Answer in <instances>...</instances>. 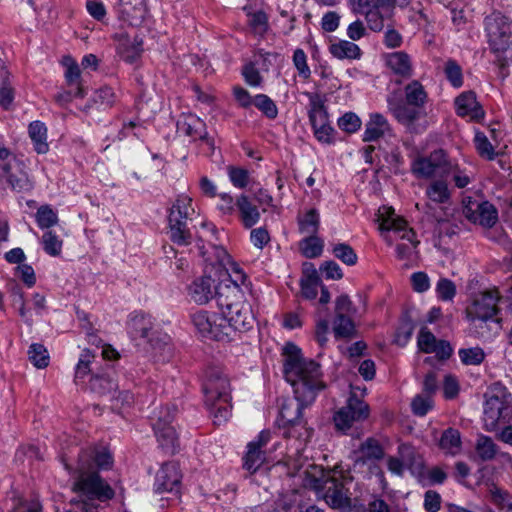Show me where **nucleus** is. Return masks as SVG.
Masks as SVG:
<instances>
[{"label": "nucleus", "instance_id": "36", "mask_svg": "<svg viewBox=\"0 0 512 512\" xmlns=\"http://www.w3.org/2000/svg\"><path fill=\"white\" fill-rule=\"evenodd\" d=\"M310 105L309 120L312 128H331L324 105L317 101H311Z\"/></svg>", "mask_w": 512, "mask_h": 512}, {"label": "nucleus", "instance_id": "3", "mask_svg": "<svg viewBox=\"0 0 512 512\" xmlns=\"http://www.w3.org/2000/svg\"><path fill=\"white\" fill-rule=\"evenodd\" d=\"M218 308L222 317H225L226 325L232 329L231 340L238 333H244L253 328L254 315L249 302L246 301L240 284L229 282L221 285L218 292Z\"/></svg>", "mask_w": 512, "mask_h": 512}, {"label": "nucleus", "instance_id": "63", "mask_svg": "<svg viewBox=\"0 0 512 512\" xmlns=\"http://www.w3.org/2000/svg\"><path fill=\"white\" fill-rule=\"evenodd\" d=\"M411 284L414 291L424 293L430 289V278L425 272H415L411 275Z\"/></svg>", "mask_w": 512, "mask_h": 512}, {"label": "nucleus", "instance_id": "42", "mask_svg": "<svg viewBox=\"0 0 512 512\" xmlns=\"http://www.w3.org/2000/svg\"><path fill=\"white\" fill-rule=\"evenodd\" d=\"M41 243L44 251L52 257H57L62 252L63 241L53 231H46L42 235Z\"/></svg>", "mask_w": 512, "mask_h": 512}, {"label": "nucleus", "instance_id": "9", "mask_svg": "<svg viewBox=\"0 0 512 512\" xmlns=\"http://www.w3.org/2000/svg\"><path fill=\"white\" fill-rule=\"evenodd\" d=\"M191 322L202 338L231 341L232 329L226 325L225 317H222V314L199 310L191 315Z\"/></svg>", "mask_w": 512, "mask_h": 512}, {"label": "nucleus", "instance_id": "50", "mask_svg": "<svg viewBox=\"0 0 512 512\" xmlns=\"http://www.w3.org/2000/svg\"><path fill=\"white\" fill-rule=\"evenodd\" d=\"M474 141L476 150L482 158L493 160L496 157L495 147L483 132L477 131Z\"/></svg>", "mask_w": 512, "mask_h": 512}, {"label": "nucleus", "instance_id": "2", "mask_svg": "<svg viewBox=\"0 0 512 512\" xmlns=\"http://www.w3.org/2000/svg\"><path fill=\"white\" fill-rule=\"evenodd\" d=\"M62 461L67 470L78 472L74 489L80 493V499L73 501V512H98L95 500L104 502L114 497V490L95 471L96 468L108 469L113 464L112 455L106 447L83 450L79 454L76 467L65 458Z\"/></svg>", "mask_w": 512, "mask_h": 512}, {"label": "nucleus", "instance_id": "35", "mask_svg": "<svg viewBox=\"0 0 512 512\" xmlns=\"http://www.w3.org/2000/svg\"><path fill=\"white\" fill-rule=\"evenodd\" d=\"M352 317L353 316H335L333 320V332L336 338H351L355 336L356 329Z\"/></svg>", "mask_w": 512, "mask_h": 512}, {"label": "nucleus", "instance_id": "28", "mask_svg": "<svg viewBox=\"0 0 512 512\" xmlns=\"http://www.w3.org/2000/svg\"><path fill=\"white\" fill-rule=\"evenodd\" d=\"M439 446L446 454L452 456L459 454L462 448L460 432L454 428L446 429L442 433Z\"/></svg>", "mask_w": 512, "mask_h": 512}, {"label": "nucleus", "instance_id": "54", "mask_svg": "<svg viewBox=\"0 0 512 512\" xmlns=\"http://www.w3.org/2000/svg\"><path fill=\"white\" fill-rule=\"evenodd\" d=\"M412 412L417 416H425L433 408L432 396L426 394L416 395L411 402Z\"/></svg>", "mask_w": 512, "mask_h": 512}, {"label": "nucleus", "instance_id": "17", "mask_svg": "<svg viewBox=\"0 0 512 512\" xmlns=\"http://www.w3.org/2000/svg\"><path fill=\"white\" fill-rule=\"evenodd\" d=\"M325 502L334 509L347 512L350 509V499L344 493L343 482L335 472H329L323 481Z\"/></svg>", "mask_w": 512, "mask_h": 512}, {"label": "nucleus", "instance_id": "14", "mask_svg": "<svg viewBox=\"0 0 512 512\" xmlns=\"http://www.w3.org/2000/svg\"><path fill=\"white\" fill-rule=\"evenodd\" d=\"M369 406L360 400L355 391L351 392L346 406L334 414V423L337 429L346 431L351 428L354 422L363 421L369 416Z\"/></svg>", "mask_w": 512, "mask_h": 512}, {"label": "nucleus", "instance_id": "40", "mask_svg": "<svg viewBox=\"0 0 512 512\" xmlns=\"http://www.w3.org/2000/svg\"><path fill=\"white\" fill-rule=\"evenodd\" d=\"M489 495L492 503L500 510L512 511V496L506 490L493 484L489 487Z\"/></svg>", "mask_w": 512, "mask_h": 512}, {"label": "nucleus", "instance_id": "61", "mask_svg": "<svg viewBox=\"0 0 512 512\" xmlns=\"http://www.w3.org/2000/svg\"><path fill=\"white\" fill-rule=\"evenodd\" d=\"M442 498L434 490H428L424 494L423 507L426 512H438L441 509Z\"/></svg>", "mask_w": 512, "mask_h": 512}, {"label": "nucleus", "instance_id": "60", "mask_svg": "<svg viewBox=\"0 0 512 512\" xmlns=\"http://www.w3.org/2000/svg\"><path fill=\"white\" fill-rule=\"evenodd\" d=\"M117 96L109 86H103L95 91L94 101L101 105L110 107L116 102Z\"/></svg>", "mask_w": 512, "mask_h": 512}, {"label": "nucleus", "instance_id": "27", "mask_svg": "<svg viewBox=\"0 0 512 512\" xmlns=\"http://www.w3.org/2000/svg\"><path fill=\"white\" fill-rule=\"evenodd\" d=\"M142 43L141 39L134 38L132 41L128 37L123 38L117 48L119 56L129 64L135 63L141 55Z\"/></svg>", "mask_w": 512, "mask_h": 512}, {"label": "nucleus", "instance_id": "25", "mask_svg": "<svg viewBox=\"0 0 512 512\" xmlns=\"http://www.w3.org/2000/svg\"><path fill=\"white\" fill-rule=\"evenodd\" d=\"M190 218L176 217V222L172 221V216H168V226L170 239L177 245L187 246L191 243L192 234L187 226V221Z\"/></svg>", "mask_w": 512, "mask_h": 512}, {"label": "nucleus", "instance_id": "58", "mask_svg": "<svg viewBox=\"0 0 512 512\" xmlns=\"http://www.w3.org/2000/svg\"><path fill=\"white\" fill-rule=\"evenodd\" d=\"M46 132L47 130H29L34 150L38 154H46L49 151Z\"/></svg>", "mask_w": 512, "mask_h": 512}, {"label": "nucleus", "instance_id": "12", "mask_svg": "<svg viewBox=\"0 0 512 512\" xmlns=\"http://www.w3.org/2000/svg\"><path fill=\"white\" fill-rule=\"evenodd\" d=\"M489 45L494 53L505 52L512 42V22L501 13L485 19Z\"/></svg>", "mask_w": 512, "mask_h": 512}, {"label": "nucleus", "instance_id": "45", "mask_svg": "<svg viewBox=\"0 0 512 512\" xmlns=\"http://www.w3.org/2000/svg\"><path fill=\"white\" fill-rule=\"evenodd\" d=\"M446 79L454 88H460L463 85V73L461 66L454 59H448L444 66Z\"/></svg>", "mask_w": 512, "mask_h": 512}, {"label": "nucleus", "instance_id": "55", "mask_svg": "<svg viewBox=\"0 0 512 512\" xmlns=\"http://www.w3.org/2000/svg\"><path fill=\"white\" fill-rule=\"evenodd\" d=\"M356 312V307L347 295L343 294L336 298L335 316H354Z\"/></svg>", "mask_w": 512, "mask_h": 512}, {"label": "nucleus", "instance_id": "44", "mask_svg": "<svg viewBox=\"0 0 512 512\" xmlns=\"http://www.w3.org/2000/svg\"><path fill=\"white\" fill-rule=\"evenodd\" d=\"M90 387L99 394H109L116 390L117 384L108 374L94 375L90 380Z\"/></svg>", "mask_w": 512, "mask_h": 512}, {"label": "nucleus", "instance_id": "51", "mask_svg": "<svg viewBox=\"0 0 512 512\" xmlns=\"http://www.w3.org/2000/svg\"><path fill=\"white\" fill-rule=\"evenodd\" d=\"M35 218L41 229H48L58 222L57 213L48 205L38 208Z\"/></svg>", "mask_w": 512, "mask_h": 512}, {"label": "nucleus", "instance_id": "4", "mask_svg": "<svg viewBox=\"0 0 512 512\" xmlns=\"http://www.w3.org/2000/svg\"><path fill=\"white\" fill-rule=\"evenodd\" d=\"M503 298L498 291L476 295L466 308L472 333L481 339H491L502 329L497 303Z\"/></svg>", "mask_w": 512, "mask_h": 512}, {"label": "nucleus", "instance_id": "22", "mask_svg": "<svg viewBox=\"0 0 512 512\" xmlns=\"http://www.w3.org/2000/svg\"><path fill=\"white\" fill-rule=\"evenodd\" d=\"M455 110L458 116L477 123L484 117V111L472 91L463 92L455 99Z\"/></svg>", "mask_w": 512, "mask_h": 512}, {"label": "nucleus", "instance_id": "6", "mask_svg": "<svg viewBox=\"0 0 512 512\" xmlns=\"http://www.w3.org/2000/svg\"><path fill=\"white\" fill-rule=\"evenodd\" d=\"M512 420V394L500 382L491 384L485 393L483 428L495 432Z\"/></svg>", "mask_w": 512, "mask_h": 512}, {"label": "nucleus", "instance_id": "29", "mask_svg": "<svg viewBox=\"0 0 512 512\" xmlns=\"http://www.w3.org/2000/svg\"><path fill=\"white\" fill-rule=\"evenodd\" d=\"M330 53L338 59H359L361 57L360 47L350 41L341 40L330 45Z\"/></svg>", "mask_w": 512, "mask_h": 512}, {"label": "nucleus", "instance_id": "52", "mask_svg": "<svg viewBox=\"0 0 512 512\" xmlns=\"http://www.w3.org/2000/svg\"><path fill=\"white\" fill-rule=\"evenodd\" d=\"M266 117L274 119L277 117L278 109L275 102L265 94H258L254 97V104Z\"/></svg>", "mask_w": 512, "mask_h": 512}, {"label": "nucleus", "instance_id": "43", "mask_svg": "<svg viewBox=\"0 0 512 512\" xmlns=\"http://www.w3.org/2000/svg\"><path fill=\"white\" fill-rule=\"evenodd\" d=\"M456 291L455 283L448 278L441 277L435 285L436 297L443 302L453 301Z\"/></svg>", "mask_w": 512, "mask_h": 512}, {"label": "nucleus", "instance_id": "11", "mask_svg": "<svg viewBox=\"0 0 512 512\" xmlns=\"http://www.w3.org/2000/svg\"><path fill=\"white\" fill-rule=\"evenodd\" d=\"M388 470L399 477L408 471L413 477L424 476V461L414 447L402 443L398 446L397 455L387 459Z\"/></svg>", "mask_w": 512, "mask_h": 512}, {"label": "nucleus", "instance_id": "37", "mask_svg": "<svg viewBox=\"0 0 512 512\" xmlns=\"http://www.w3.org/2000/svg\"><path fill=\"white\" fill-rule=\"evenodd\" d=\"M475 450L482 460L487 461L496 456L498 447L491 437L479 435L476 440Z\"/></svg>", "mask_w": 512, "mask_h": 512}, {"label": "nucleus", "instance_id": "26", "mask_svg": "<svg viewBox=\"0 0 512 512\" xmlns=\"http://www.w3.org/2000/svg\"><path fill=\"white\" fill-rule=\"evenodd\" d=\"M240 219L246 228L254 226L260 219L258 208L244 194L236 200Z\"/></svg>", "mask_w": 512, "mask_h": 512}, {"label": "nucleus", "instance_id": "41", "mask_svg": "<svg viewBox=\"0 0 512 512\" xmlns=\"http://www.w3.org/2000/svg\"><path fill=\"white\" fill-rule=\"evenodd\" d=\"M300 242L302 254L307 258H315L321 255L323 251V241L315 235H305Z\"/></svg>", "mask_w": 512, "mask_h": 512}, {"label": "nucleus", "instance_id": "13", "mask_svg": "<svg viewBox=\"0 0 512 512\" xmlns=\"http://www.w3.org/2000/svg\"><path fill=\"white\" fill-rule=\"evenodd\" d=\"M208 266L205 269V274L195 278L188 286V296L198 305H205L213 298L218 303V292L221 285H227L232 282L230 279H216L210 274H207Z\"/></svg>", "mask_w": 512, "mask_h": 512}, {"label": "nucleus", "instance_id": "19", "mask_svg": "<svg viewBox=\"0 0 512 512\" xmlns=\"http://www.w3.org/2000/svg\"><path fill=\"white\" fill-rule=\"evenodd\" d=\"M155 323L151 316L141 311L132 312L127 320V330L132 338L147 339L153 346L155 331Z\"/></svg>", "mask_w": 512, "mask_h": 512}, {"label": "nucleus", "instance_id": "16", "mask_svg": "<svg viewBox=\"0 0 512 512\" xmlns=\"http://www.w3.org/2000/svg\"><path fill=\"white\" fill-rule=\"evenodd\" d=\"M463 213L473 223L492 227L498 220L497 209L488 201L464 200Z\"/></svg>", "mask_w": 512, "mask_h": 512}, {"label": "nucleus", "instance_id": "57", "mask_svg": "<svg viewBox=\"0 0 512 512\" xmlns=\"http://www.w3.org/2000/svg\"><path fill=\"white\" fill-rule=\"evenodd\" d=\"M379 8H384L383 6H378V3H375L374 8L370 9L366 13V21L369 29L374 32H380L384 28V18L381 15Z\"/></svg>", "mask_w": 512, "mask_h": 512}, {"label": "nucleus", "instance_id": "5", "mask_svg": "<svg viewBox=\"0 0 512 512\" xmlns=\"http://www.w3.org/2000/svg\"><path fill=\"white\" fill-rule=\"evenodd\" d=\"M379 230L388 245L396 243V255L399 259H410L414 254L419 241L415 232L408 227L407 222L396 215L395 210L389 206H381L377 213Z\"/></svg>", "mask_w": 512, "mask_h": 512}, {"label": "nucleus", "instance_id": "49", "mask_svg": "<svg viewBox=\"0 0 512 512\" xmlns=\"http://www.w3.org/2000/svg\"><path fill=\"white\" fill-rule=\"evenodd\" d=\"M461 362L465 365H480L485 359V353L479 346L461 348L458 351Z\"/></svg>", "mask_w": 512, "mask_h": 512}, {"label": "nucleus", "instance_id": "1", "mask_svg": "<svg viewBox=\"0 0 512 512\" xmlns=\"http://www.w3.org/2000/svg\"><path fill=\"white\" fill-rule=\"evenodd\" d=\"M283 374L293 387L294 401L282 404L280 417L286 427L287 460L293 468L302 467L303 453L313 435V429L302 419V409L311 405L318 394L326 388L320 365L302 355L301 349L288 342L282 348Z\"/></svg>", "mask_w": 512, "mask_h": 512}, {"label": "nucleus", "instance_id": "48", "mask_svg": "<svg viewBox=\"0 0 512 512\" xmlns=\"http://www.w3.org/2000/svg\"><path fill=\"white\" fill-rule=\"evenodd\" d=\"M333 255L348 266L357 263L358 256L353 248L346 243H337L332 246Z\"/></svg>", "mask_w": 512, "mask_h": 512}, {"label": "nucleus", "instance_id": "64", "mask_svg": "<svg viewBox=\"0 0 512 512\" xmlns=\"http://www.w3.org/2000/svg\"><path fill=\"white\" fill-rule=\"evenodd\" d=\"M250 241L254 247L263 249L269 243L270 235L263 227L255 228L250 232Z\"/></svg>", "mask_w": 512, "mask_h": 512}, {"label": "nucleus", "instance_id": "20", "mask_svg": "<svg viewBox=\"0 0 512 512\" xmlns=\"http://www.w3.org/2000/svg\"><path fill=\"white\" fill-rule=\"evenodd\" d=\"M384 457V449L380 442L369 437L364 440L357 449L352 452L354 468L361 469L366 463L371 461H379Z\"/></svg>", "mask_w": 512, "mask_h": 512}, {"label": "nucleus", "instance_id": "31", "mask_svg": "<svg viewBox=\"0 0 512 512\" xmlns=\"http://www.w3.org/2000/svg\"><path fill=\"white\" fill-rule=\"evenodd\" d=\"M14 99V90L10 84V73L0 60V105L7 109Z\"/></svg>", "mask_w": 512, "mask_h": 512}, {"label": "nucleus", "instance_id": "62", "mask_svg": "<svg viewBox=\"0 0 512 512\" xmlns=\"http://www.w3.org/2000/svg\"><path fill=\"white\" fill-rule=\"evenodd\" d=\"M242 75L245 82L253 87H257L262 82V77L253 63H247L242 69Z\"/></svg>", "mask_w": 512, "mask_h": 512}, {"label": "nucleus", "instance_id": "33", "mask_svg": "<svg viewBox=\"0 0 512 512\" xmlns=\"http://www.w3.org/2000/svg\"><path fill=\"white\" fill-rule=\"evenodd\" d=\"M427 198L438 204H444L450 199V191L446 181L440 179L431 182L426 188Z\"/></svg>", "mask_w": 512, "mask_h": 512}, {"label": "nucleus", "instance_id": "56", "mask_svg": "<svg viewBox=\"0 0 512 512\" xmlns=\"http://www.w3.org/2000/svg\"><path fill=\"white\" fill-rule=\"evenodd\" d=\"M293 64L298 71V74L303 79H308L311 75V70L307 64V56L303 49L297 48L293 53Z\"/></svg>", "mask_w": 512, "mask_h": 512}, {"label": "nucleus", "instance_id": "18", "mask_svg": "<svg viewBox=\"0 0 512 512\" xmlns=\"http://www.w3.org/2000/svg\"><path fill=\"white\" fill-rule=\"evenodd\" d=\"M181 472L175 462L164 464L156 474L154 490L158 494L165 492L177 494L181 486Z\"/></svg>", "mask_w": 512, "mask_h": 512}, {"label": "nucleus", "instance_id": "46", "mask_svg": "<svg viewBox=\"0 0 512 512\" xmlns=\"http://www.w3.org/2000/svg\"><path fill=\"white\" fill-rule=\"evenodd\" d=\"M29 360L31 363L39 368H45L49 364V354L47 349L38 343H33L28 350Z\"/></svg>", "mask_w": 512, "mask_h": 512}, {"label": "nucleus", "instance_id": "39", "mask_svg": "<svg viewBox=\"0 0 512 512\" xmlns=\"http://www.w3.org/2000/svg\"><path fill=\"white\" fill-rule=\"evenodd\" d=\"M243 460V467L250 473H255L265 462L266 454L264 450H257L247 445V452Z\"/></svg>", "mask_w": 512, "mask_h": 512}, {"label": "nucleus", "instance_id": "30", "mask_svg": "<svg viewBox=\"0 0 512 512\" xmlns=\"http://www.w3.org/2000/svg\"><path fill=\"white\" fill-rule=\"evenodd\" d=\"M404 103L393 104L389 101V109L397 119L399 124L408 126L419 117V111L415 107H410Z\"/></svg>", "mask_w": 512, "mask_h": 512}, {"label": "nucleus", "instance_id": "7", "mask_svg": "<svg viewBox=\"0 0 512 512\" xmlns=\"http://www.w3.org/2000/svg\"><path fill=\"white\" fill-rule=\"evenodd\" d=\"M205 403L210 409L214 423L220 425L231 416L230 383L228 378L214 372L207 378L203 385Z\"/></svg>", "mask_w": 512, "mask_h": 512}, {"label": "nucleus", "instance_id": "34", "mask_svg": "<svg viewBox=\"0 0 512 512\" xmlns=\"http://www.w3.org/2000/svg\"><path fill=\"white\" fill-rule=\"evenodd\" d=\"M194 212L192 199L187 195L181 194L171 206L168 216H172V221L176 222V217L182 218L183 216L191 219Z\"/></svg>", "mask_w": 512, "mask_h": 512}, {"label": "nucleus", "instance_id": "47", "mask_svg": "<svg viewBox=\"0 0 512 512\" xmlns=\"http://www.w3.org/2000/svg\"><path fill=\"white\" fill-rule=\"evenodd\" d=\"M248 22L252 32L257 36L263 37L269 29L268 16L264 11L250 14Z\"/></svg>", "mask_w": 512, "mask_h": 512}, {"label": "nucleus", "instance_id": "15", "mask_svg": "<svg viewBox=\"0 0 512 512\" xmlns=\"http://www.w3.org/2000/svg\"><path fill=\"white\" fill-rule=\"evenodd\" d=\"M412 172L418 178H433L450 172L446 154L443 150H435L428 157L415 159L411 166Z\"/></svg>", "mask_w": 512, "mask_h": 512}, {"label": "nucleus", "instance_id": "10", "mask_svg": "<svg viewBox=\"0 0 512 512\" xmlns=\"http://www.w3.org/2000/svg\"><path fill=\"white\" fill-rule=\"evenodd\" d=\"M175 413L176 408L174 406H165L155 411L152 417V426L159 445L171 454H174L178 447L177 433L171 425Z\"/></svg>", "mask_w": 512, "mask_h": 512}, {"label": "nucleus", "instance_id": "53", "mask_svg": "<svg viewBox=\"0 0 512 512\" xmlns=\"http://www.w3.org/2000/svg\"><path fill=\"white\" fill-rule=\"evenodd\" d=\"M227 174L235 188L244 189L248 186L250 179L248 170L241 167L228 166Z\"/></svg>", "mask_w": 512, "mask_h": 512}, {"label": "nucleus", "instance_id": "38", "mask_svg": "<svg viewBox=\"0 0 512 512\" xmlns=\"http://www.w3.org/2000/svg\"><path fill=\"white\" fill-rule=\"evenodd\" d=\"M407 103L414 107H420L425 103L427 94L422 84L414 80L405 87Z\"/></svg>", "mask_w": 512, "mask_h": 512}, {"label": "nucleus", "instance_id": "24", "mask_svg": "<svg viewBox=\"0 0 512 512\" xmlns=\"http://www.w3.org/2000/svg\"><path fill=\"white\" fill-rule=\"evenodd\" d=\"M387 66L396 75L408 79L413 75V66L410 56L404 51L389 53L386 56Z\"/></svg>", "mask_w": 512, "mask_h": 512}, {"label": "nucleus", "instance_id": "59", "mask_svg": "<svg viewBox=\"0 0 512 512\" xmlns=\"http://www.w3.org/2000/svg\"><path fill=\"white\" fill-rule=\"evenodd\" d=\"M80 74H81L80 68L77 63L72 62L70 65L67 66V69L65 72V77H66L68 84L76 85L75 96H77V97L84 96L83 89L79 85Z\"/></svg>", "mask_w": 512, "mask_h": 512}, {"label": "nucleus", "instance_id": "32", "mask_svg": "<svg viewBox=\"0 0 512 512\" xmlns=\"http://www.w3.org/2000/svg\"><path fill=\"white\" fill-rule=\"evenodd\" d=\"M320 216L316 209H310L298 217L299 232L303 235H316L319 229Z\"/></svg>", "mask_w": 512, "mask_h": 512}, {"label": "nucleus", "instance_id": "21", "mask_svg": "<svg viewBox=\"0 0 512 512\" xmlns=\"http://www.w3.org/2000/svg\"><path fill=\"white\" fill-rule=\"evenodd\" d=\"M417 345L424 353H435L440 359H448L452 354V347L445 340H437L426 328H422L417 337Z\"/></svg>", "mask_w": 512, "mask_h": 512}, {"label": "nucleus", "instance_id": "23", "mask_svg": "<svg viewBox=\"0 0 512 512\" xmlns=\"http://www.w3.org/2000/svg\"><path fill=\"white\" fill-rule=\"evenodd\" d=\"M212 248L215 252L217 260L214 262L212 259L207 258L206 260L209 261V265L212 266V268H215L217 271L220 268H224L227 272L231 270L236 275V279L234 281L237 284H239L238 281L244 283L246 277L243 270L237 263L231 260L227 251L223 247L219 246H213ZM226 279L233 281L230 275H228Z\"/></svg>", "mask_w": 512, "mask_h": 512}, {"label": "nucleus", "instance_id": "8", "mask_svg": "<svg viewBox=\"0 0 512 512\" xmlns=\"http://www.w3.org/2000/svg\"><path fill=\"white\" fill-rule=\"evenodd\" d=\"M0 180L5 181L12 189L24 191L30 188L27 174L24 172V164L6 145L3 136L0 135Z\"/></svg>", "mask_w": 512, "mask_h": 512}]
</instances>
